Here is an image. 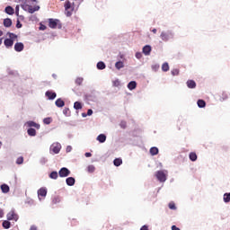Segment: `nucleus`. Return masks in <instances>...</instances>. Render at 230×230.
Wrapping results in <instances>:
<instances>
[{"instance_id": "nucleus-47", "label": "nucleus", "mask_w": 230, "mask_h": 230, "mask_svg": "<svg viewBox=\"0 0 230 230\" xmlns=\"http://www.w3.org/2000/svg\"><path fill=\"white\" fill-rule=\"evenodd\" d=\"M73 150V147L71 146H66V152H71Z\"/></svg>"}, {"instance_id": "nucleus-63", "label": "nucleus", "mask_w": 230, "mask_h": 230, "mask_svg": "<svg viewBox=\"0 0 230 230\" xmlns=\"http://www.w3.org/2000/svg\"><path fill=\"white\" fill-rule=\"evenodd\" d=\"M0 145H3V143L0 141Z\"/></svg>"}, {"instance_id": "nucleus-51", "label": "nucleus", "mask_w": 230, "mask_h": 230, "mask_svg": "<svg viewBox=\"0 0 230 230\" xmlns=\"http://www.w3.org/2000/svg\"><path fill=\"white\" fill-rule=\"evenodd\" d=\"M140 230H148V226H143Z\"/></svg>"}, {"instance_id": "nucleus-45", "label": "nucleus", "mask_w": 230, "mask_h": 230, "mask_svg": "<svg viewBox=\"0 0 230 230\" xmlns=\"http://www.w3.org/2000/svg\"><path fill=\"white\" fill-rule=\"evenodd\" d=\"M16 28H22V24L21 23V22L19 20L17 21Z\"/></svg>"}, {"instance_id": "nucleus-18", "label": "nucleus", "mask_w": 230, "mask_h": 230, "mask_svg": "<svg viewBox=\"0 0 230 230\" xmlns=\"http://www.w3.org/2000/svg\"><path fill=\"white\" fill-rule=\"evenodd\" d=\"M55 104L59 107V108H62L64 107V105H66V102H64V100H62L61 98L58 99L56 102H55Z\"/></svg>"}, {"instance_id": "nucleus-54", "label": "nucleus", "mask_w": 230, "mask_h": 230, "mask_svg": "<svg viewBox=\"0 0 230 230\" xmlns=\"http://www.w3.org/2000/svg\"><path fill=\"white\" fill-rule=\"evenodd\" d=\"M16 15H19V7H16V12H15Z\"/></svg>"}, {"instance_id": "nucleus-29", "label": "nucleus", "mask_w": 230, "mask_h": 230, "mask_svg": "<svg viewBox=\"0 0 230 230\" xmlns=\"http://www.w3.org/2000/svg\"><path fill=\"white\" fill-rule=\"evenodd\" d=\"M49 178H50V179H54V180L58 179V172L57 171H53V172L49 174Z\"/></svg>"}, {"instance_id": "nucleus-59", "label": "nucleus", "mask_w": 230, "mask_h": 230, "mask_svg": "<svg viewBox=\"0 0 230 230\" xmlns=\"http://www.w3.org/2000/svg\"><path fill=\"white\" fill-rule=\"evenodd\" d=\"M0 37H3V31H0Z\"/></svg>"}, {"instance_id": "nucleus-7", "label": "nucleus", "mask_w": 230, "mask_h": 230, "mask_svg": "<svg viewBox=\"0 0 230 230\" xmlns=\"http://www.w3.org/2000/svg\"><path fill=\"white\" fill-rule=\"evenodd\" d=\"M173 35L172 34V32H164L163 31L160 35V39H162V40H164V42H168V40H170V37H172Z\"/></svg>"}, {"instance_id": "nucleus-60", "label": "nucleus", "mask_w": 230, "mask_h": 230, "mask_svg": "<svg viewBox=\"0 0 230 230\" xmlns=\"http://www.w3.org/2000/svg\"><path fill=\"white\" fill-rule=\"evenodd\" d=\"M85 116H86L85 113H83V117L85 118Z\"/></svg>"}, {"instance_id": "nucleus-8", "label": "nucleus", "mask_w": 230, "mask_h": 230, "mask_svg": "<svg viewBox=\"0 0 230 230\" xmlns=\"http://www.w3.org/2000/svg\"><path fill=\"white\" fill-rule=\"evenodd\" d=\"M58 22H60V21L55 20V19H49V28L55 29L58 26Z\"/></svg>"}, {"instance_id": "nucleus-17", "label": "nucleus", "mask_w": 230, "mask_h": 230, "mask_svg": "<svg viewBox=\"0 0 230 230\" xmlns=\"http://www.w3.org/2000/svg\"><path fill=\"white\" fill-rule=\"evenodd\" d=\"M97 141H99V143H105V141H107V136L101 134L97 137Z\"/></svg>"}, {"instance_id": "nucleus-50", "label": "nucleus", "mask_w": 230, "mask_h": 230, "mask_svg": "<svg viewBox=\"0 0 230 230\" xmlns=\"http://www.w3.org/2000/svg\"><path fill=\"white\" fill-rule=\"evenodd\" d=\"M84 155H85V157H92L93 154H91V153H85Z\"/></svg>"}, {"instance_id": "nucleus-34", "label": "nucleus", "mask_w": 230, "mask_h": 230, "mask_svg": "<svg viewBox=\"0 0 230 230\" xmlns=\"http://www.w3.org/2000/svg\"><path fill=\"white\" fill-rule=\"evenodd\" d=\"M51 121H53V119H51L50 117L45 118V119H43V123H44L45 125H49V124L51 123Z\"/></svg>"}, {"instance_id": "nucleus-61", "label": "nucleus", "mask_w": 230, "mask_h": 230, "mask_svg": "<svg viewBox=\"0 0 230 230\" xmlns=\"http://www.w3.org/2000/svg\"><path fill=\"white\" fill-rule=\"evenodd\" d=\"M79 1V3H82L84 0H78Z\"/></svg>"}, {"instance_id": "nucleus-36", "label": "nucleus", "mask_w": 230, "mask_h": 230, "mask_svg": "<svg viewBox=\"0 0 230 230\" xmlns=\"http://www.w3.org/2000/svg\"><path fill=\"white\" fill-rule=\"evenodd\" d=\"M83 83H84V78H82V77H77V78L75 79V84H76V85H82Z\"/></svg>"}, {"instance_id": "nucleus-49", "label": "nucleus", "mask_w": 230, "mask_h": 230, "mask_svg": "<svg viewBox=\"0 0 230 230\" xmlns=\"http://www.w3.org/2000/svg\"><path fill=\"white\" fill-rule=\"evenodd\" d=\"M172 230H181V228L177 227L175 225L172 226Z\"/></svg>"}, {"instance_id": "nucleus-31", "label": "nucleus", "mask_w": 230, "mask_h": 230, "mask_svg": "<svg viewBox=\"0 0 230 230\" xmlns=\"http://www.w3.org/2000/svg\"><path fill=\"white\" fill-rule=\"evenodd\" d=\"M106 66L105 63H103L102 61H100L97 63V69H105Z\"/></svg>"}, {"instance_id": "nucleus-37", "label": "nucleus", "mask_w": 230, "mask_h": 230, "mask_svg": "<svg viewBox=\"0 0 230 230\" xmlns=\"http://www.w3.org/2000/svg\"><path fill=\"white\" fill-rule=\"evenodd\" d=\"M65 10H66V11L71 10V2L66 1V2L65 3Z\"/></svg>"}, {"instance_id": "nucleus-46", "label": "nucleus", "mask_w": 230, "mask_h": 230, "mask_svg": "<svg viewBox=\"0 0 230 230\" xmlns=\"http://www.w3.org/2000/svg\"><path fill=\"white\" fill-rule=\"evenodd\" d=\"M87 116H93V110H88L87 111Z\"/></svg>"}, {"instance_id": "nucleus-2", "label": "nucleus", "mask_w": 230, "mask_h": 230, "mask_svg": "<svg viewBox=\"0 0 230 230\" xmlns=\"http://www.w3.org/2000/svg\"><path fill=\"white\" fill-rule=\"evenodd\" d=\"M155 177L157 181H159L160 182H166V179H168V171L166 170L157 171L155 172Z\"/></svg>"}, {"instance_id": "nucleus-55", "label": "nucleus", "mask_w": 230, "mask_h": 230, "mask_svg": "<svg viewBox=\"0 0 230 230\" xmlns=\"http://www.w3.org/2000/svg\"><path fill=\"white\" fill-rule=\"evenodd\" d=\"M152 31H153L154 33H157V29H153Z\"/></svg>"}, {"instance_id": "nucleus-39", "label": "nucleus", "mask_w": 230, "mask_h": 230, "mask_svg": "<svg viewBox=\"0 0 230 230\" xmlns=\"http://www.w3.org/2000/svg\"><path fill=\"white\" fill-rule=\"evenodd\" d=\"M179 69L178 68H174L172 70V76H179Z\"/></svg>"}, {"instance_id": "nucleus-16", "label": "nucleus", "mask_w": 230, "mask_h": 230, "mask_svg": "<svg viewBox=\"0 0 230 230\" xmlns=\"http://www.w3.org/2000/svg\"><path fill=\"white\" fill-rule=\"evenodd\" d=\"M67 186H75V180L73 177H68L66 180Z\"/></svg>"}, {"instance_id": "nucleus-26", "label": "nucleus", "mask_w": 230, "mask_h": 230, "mask_svg": "<svg viewBox=\"0 0 230 230\" xmlns=\"http://www.w3.org/2000/svg\"><path fill=\"white\" fill-rule=\"evenodd\" d=\"M150 154L151 155H157V154H159V149L157 147H151Z\"/></svg>"}, {"instance_id": "nucleus-43", "label": "nucleus", "mask_w": 230, "mask_h": 230, "mask_svg": "<svg viewBox=\"0 0 230 230\" xmlns=\"http://www.w3.org/2000/svg\"><path fill=\"white\" fill-rule=\"evenodd\" d=\"M152 69H153V71H158L159 70V65H153Z\"/></svg>"}, {"instance_id": "nucleus-30", "label": "nucleus", "mask_w": 230, "mask_h": 230, "mask_svg": "<svg viewBox=\"0 0 230 230\" xmlns=\"http://www.w3.org/2000/svg\"><path fill=\"white\" fill-rule=\"evenodd\" d=\"M96 170V167H94V165H88L87 166V172L88 173H94Z\"/></svg>"}, {"instance_id": "nucleus-28", "label": "nucleus", "mask_w": 230, "mask_h": 230, "mask_svg": "<svg viewBox=\"0 0 230 230\" xmlns=\"http://www.w3.org/2000/svg\"><path fill=\"white\" fill-rule=\"evenodd\" d=\"M189 157H190V159L192 162L197 161V153H195V152L190 153Z\"/></svg>"}, {"instance_id": "nucleus-53", "label": "nucleus", "mask_w": 230, "mask_h": 230, "mask_svg": "<svg viewBox=\"0 0 230 230\" xmlns=\"http://www.w3.org/2000/svg\"><path fill=\"white\" fill-rule=\"evenodd\" d=\"M30 230H37V226H31V228H30Z\"/></svg>"}, {"instance_id": "nucleus-38", "label": "nucleus", "mask_w": 230, "mask_h": 230, "mask_svg": "<svg viewBox=\"0 0 230 230\" xmlns=\"http://www.w3.org/2000/svg\"><path fill=\"white\" fill-rule=\"evenodd\" d=\"M24 163V158L22 156H20L16 160V164H22Z\"/></svg>"}, {"instance_id": "nucleus-3", "label": "nucleus", "mask_w": 230, "mask_h": 230, "mask_svg": "<svg viewBox=\"0 0 230 230\" xmlns=\"http://www.w3.org/2000/svg\"><path fill=\"white\" fill-rule=\"evenodd\" d=\"M9 37H10V39L4 40V44L7 48H12V46H13V40H12V39H17V35L13 34L12 32H9Z\"/></svg>"}, {"instance_id": "nucleus-10", "label": "nucleus", "mask_w": 230, "mask_h": 230, "mask_svg": "<svg viewBox=\"0 0 230 230\" xmlns=\"http://www.w3.org/2000/svg\"><path fill=\"white\" fill-rule=\"evenodd\" d=\"M48 195V190L44 189V188H40L39 190H38V196H39V199L40 200V197H46Z\"/></svg>"}, {"instance_id": "nucleus-25", "label": "nucleus", "mask_w": 230, "mask_h": 230, "mask_svg": "<svg viewBox=\"0 0 230 230\" xmlns=\"http://www.w3.org/2000/svg\"><path fill=\"white\" fill-rule=\"evenodd\" d=\"M197 103L199 109H204V107H206V101L204 100H198Z\"/></svg>"}, {"instance_id": "nucleus-20", "label": "nucleus", "mask_w": 230, "mask_h": 230, "mask_svg": "<svg viewBox=\"0 0 230 230\" xmlns=\"http://www.w3.org/2000/svg\"><path fill=\"white\" fill-rule=\"evenodd\" d=\"M27 133H28V136H31V137L37 136V130H35V128H29L27 130Z\"/></svg>"}, {"instance_id": "nucleus-35", "label": "nucleus", "mask_w": 230, "mask_h": 230, "mask_svg": "<svg viewBox=\"0 0 230 230\" xmlns=\"http://www.w3.org/2000/svg\"><path fill=\"white\" fill-rule=\"evenodd\" d=\"M224 202L226 203L230 202V193L224 194Z\"/></svg>"}, {"instance_id": "nucleus-27", "label": "nucleus", "mask_w": 230, "mask_h": 230, "mask_svg": "<svg viewBox=\"0 0 230 230\" xmlns=\"http://www.w3.org/2000/svg\"><path fill=\"white\" fill-rule=\"evenodd\" d=\"M82 102H75L74 103V109H75V111H80L82 109Z\"/></svg>"}, {"instance_id": "nucleus-21", "label": "nucleus", "mask_w": 230, "mask_h": 230, "mask_svg": "<svg viewBox=\"0 0 230 230\" xmlns=\"http://www.w3.org/2000/svg\"><path fill=\"white\" fill-rule=\"evenodd\" d=\"M115 67L118 70L123 69V67H125V63H123L122 61H118L117 63H115Z\"/></svg>"}, {"instance_id": "nucleus-62", "label": "nucleus", "mask_w": 230, "mask_h": 230, "mask_svg": "<svg viewBox=\"0 0 230 230\" xmlns=\"http://www.w3.org/2000/svg\"><path fill=\"white\" fill-rule=\"evenodd\" d=\"M58 28H62V25H59Z\"/></svg>"}, {"instance_id": "nucleus-15", "label": "nucleus", "mask_w": 230, "mask_h": 230, "mask_svg": "<svg viewBox=\"0 0 230 230\" xmlns=\"http://www.w3.org/2000/svg\"><path fill=\"white\" fill-rule=\"evenodd\" d=\"M187 87H189V89H195V87H197V83H195L193 80H188Z\"/></svg>"}, {"instance_id": "nucleus-24", "label": "nucleus", "mask_w": 230, "mask_h": 230, "mask_svg": "<svg viewBox=\"0 0 230 230\" xmlns=\"http://www.w3.org/2000/svg\"><path fill=\"white\" fill-rule=\"evenodd\" d=\"M1 190L3 193H8L10 191V187L6 184H2Z\"/></svg>"}, {"instance_id": "nucleus-4", "label": "nucleus", "mask_w": 230, "mask_h": 230, "mask_svg": "<svg viewBox=\"0 0 230 230\" xmlns=\"http://www.w3.org/2000/svg\"><path fill=\"white\" fill-rule=\"evenodd\" d=\"M60 150H62V145L58 142H55L50 146V152H53V154H60Z\"/></svg>"}, {"instance_id": "nucleus-58", "label": "nucleus", "mask_w": 230, "mask_h": 230, "mask_svg": "<svg viewBox=\"0 0 230 230\" xmlns=\"http://www.w3.org/2000/svg\"><path fill=\"white\" fill-rule=\"evenodd\" d=\"M3 44V38L0 39V46Z\"/></svg>"}, {"instance_id": "nucleus-19", "label": "nucleus", "mask_w": 230, "mask_h": 230, "mask_svg": "<svg viewBox=\"0 0 230 230\" xmlns=\"http://www.w3.org/2000/svg\"><path fill=\"white\" fill-rule=\"evenodd\" d=\"M4 26L5 28H10V26H12V19L10 18H6L4 20Z\"/></svg>"}, {"instance_id": "nucleus-11", "label": "nucleus", "mask_w": 230, "mask_h": 230, "mask_svg": "<svg viewBox=\"0 0 230 230\" xmlns=\"http://www.w3.org/2000/svg\"><path fill=\"white\" fill-rule=\"evenodd\" d=\"M14 49L20 53V51H22V49H24V44H22V42H17L14 45Z\"/></svg>"}, {"instance_id": "nucleus-48", "label": "nucleus", "mask_w": 230, "mask_h": 230, "mask_svg": "<svg viewBox=\"0 0 230 230\" xmlns=\"http://www.w3.org/2000/svg\"><path fill=\"white\" fill-rule=\"evenodd\" d=\"M3 217H4V212L3 209H0V218H3Z\"/></svg>"}, {"instance_id": "nucleus-14", "label": "nucleus", "mask_w": 230, "mask_h": 230, "mask_svg": "<svg viewBox=\"0 0 230 230\" xmlns=\"http://www.w3.org/2000/svg\"><path fill=\"white\" fill-rule=\"evenodd\" d=\"M136 87H137V83H136V81H131L128 84V89H129V91H134Z\"/></svg>"}, {"instance_id": "nucleus-13", "label": "nucleus", "mask_w": 230, "mask_h": 230, "mask_svg": "<svg viewBox=\"0 0 230 230\" xmlns=\"http://www.w3.org/2000/svg\"><path fill=\"white\" fill-rule=\"evenodd\" d=\"M151 51H152V47H150L149 45H146V46L143 48V53H144V55L148 56V55H150Z\"/></svg>"}, {"instance_id": "nucleus-1", "label": "nucleus", "mask_w": 230, "mask_h": 230, "mask_svg": "<svg viewBox=\"0 0 230 230\" xmlns=\"http://www.w3.org/2000/svg\"><path fill=\"white\" fill-rule=\"evenodd\" d=\"M22 8H23L26 12H29V13H35V12H39V10H40V6L39 5H35L34 7L31 6V4L37 3V0H22Z\"/></svg>"}, {"instance_id": "nucleus-56", "label": "nucleus", "mask_w": 230, "mask_h": 230, "mask_svg": "<svg viewBox=\"0 0 230 230\" xmlns=\"http://www.w3.org/2000/svg\"><path fill=\"white\" fill-rule=\"evenodd\" d=\"M40 30H46V26H41Z\"/></svg>"}, {"instance_id": "nucleus-57", "label": "nucleus", "mask_w": 230, "mask_h": 230, "mask_svg": "<svg viewBox=\"0 0 230 230\" xmlns=\"http://www.w3.org/2000/svg\"><path fill=\"white\" fill-rule=\"evenodd\" d=\"M223 100H227V94H225Z\"/></svg>"}, {"instance_id": "nucleus-42", "label": "nucleus", "mask_w": 230, "mask_h": 230, "mask_svg": "<svg viewBox=\"0 0 230 230\" xmlns=\"http://www.w3.org/2000/svg\"><path fill=\"white\" fill-rule=\"evenodd\" d=\"M119 84H120L119 80L113 81L114 87H119Z\"/></svg>"}, {"instance_id": "nucleus-9", "label": "nucleus", "mask_w": 230, "mask_h": 230, "mask_svg": "<svg viewBox=\"0 0 230 230\" xmlns=\"http://www.w3.org/2000/svg\"><path fill=\"white\" fill-rule=\"evenodd\" d=\"M45 96H47V98L49 100H55V98H57V93L53 91H47Z\"/></svg>"}, {"instance_id": "nucleus-52", "label": "nucleus", "mask_w": 230, "mask_h": 230, "mask_svg": "<svg viewBox=\"0 0 230 230\" xmlns=\"http://www.w3.org/2000/svg\"><path fill=\"white\" fill-rule=\"evenodd\" d=\"M71 15H72V13L69 12V11H67V12H66V16H67V17H71Z\"/></svg>"}, {"instance_id": "nucleus-33", "label": "nucleus", "mask_w": 230, "mask_h": 230, "mask_svg": "<svg viewBox=\"0 0 230 230\" xmlns=\"http://www.w3.org/2000/svg\"><path fill=\"white\" fill-rule=\"evenodd\" d=\"M10 226H12V224L10 223V221H4L3 222V227L4 228V229H10Z\"/></svg>"}, {"instance_id": "nucleus-5", "label": "nucleus", "mask_w": 230, "mask_h": 230, "mask_svg": "<svg viewBox=\"0 0 230 230\" xmlns=\"http://www.w3.org/2000/svg\"><path fill=\"white\" fill-rule=\"evenodd\" d=\"M59 177H69L71 175V171L69 169L63 167L58 172Z\"/></svg>"}, {"instance_id": "nucleus-32", "label": "nucleus", "mask_w": 230, "mask_h": 230, "mask_svg": "<svg viewBox=\"0 0 230 230\" xmlns=\"http://www.w3.org/2000/svg\"><path fill=\"white\" fill-rule=\"evenodd\" d=\"M162 71H164V72L170 71V66L168 65V63H164L162 65Z\"/></svg>"}, {"instance_id": "nucleus-12", "label": "nucleus", "mask_w": 230, "mask_h": 230, "mask_svg": "<svg viewBox=\"0 0 230 230\" xmlns=\"http://www.w3.org/2000/svg\"><path fill=\"white\" fill-rule=\"evenodd\" d=\"M26 125L30 128L34 127V128H40V125L37 124L35 121L33 120H30L26 122Z\"/></svg>"}, {"instance_id": "nucleus-44", "label": "nucleus", "mask_w": 230, "mask_h": 230, "mask_svg": "<svg viewBox=\"0 0 230 230\" xmlns=\"http://www.w3.org/2000/svg\"><path fill=\"white\" fill-rule=\"evenodd\" d=\"M142 57H143V54H142L141 52H137V53H136V58H137L139 59V58H141Z\"/></svg>"}, {"instance_id": "nucleus-22", "label": "nucleus", "mask_w": 230, "mask_h": 230, "mask_svg": "<svg viewBox=\"0 0 230 230\" xmlns=\"http://www.w3.org/2000/svg\"><path fill=\"white\" fill-rule=\"evenodd\" d=\"M5 13H8V15H13L14 10L12 6L5 7Z\"/></svg>"}, {"instance_id": "nucleus-40", "label": "nucleus", "mask_w": 230, "mask_h": 230, "mask_svg": "<svg viewBox=\"0 0 230 230\" xmlns=\"http://www.w3.org/2000/svg\"><path fill=\"white\" fill-rule=\"evenodd\" d=\"M119 127H120V128H127V121L122 120V121L119 123Z\"/></svg>"}, {"instance_id": "nucleus-23", "label": "nucleus", "mask_w": 230, "mask_h": 230, "mask_svg": "<svg viewBox=\"0 0 230 230\" xmlns=\"http://www.w3.org/2000/svg\"><path fill=\"white\" fill-rule=\"evenodd\" d=\"M113 164L114 166H121V164H123V160L121 158H116L113 161Z\"/></svg>"}, {"instance_id": "nucleus-6", "label": "nucleus", "mask_w": 230, "mask_h": 230, "mask_svg": "<svg viewBox=\"0 0 230 230\" xmlns=\"http://www.w3.org/2000/svg\"><path fill=\"white\" fill-rule=\"evenodd\" d=\"M7 220H14L15 222H17L19 220V216L15 213L14 210H11L7 214Z\"/></svg>"}, {"instance_id": "nucleus-41", "label": "nucleus", "mask_w": 230, "mask_h": 230, "mask_svg": "<svg viewBox=\"0 0 230 230\" xmlns=\"http://www.w3.org/2000/svg\"><path fill=\"white\" fill-rule=\"evenodd\" d=\"M169 209H177V207H175V203L174 202H170L169 203Z\"/></svg>"}]
</instances>
